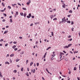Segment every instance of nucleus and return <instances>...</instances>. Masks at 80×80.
<instances>
[{
	"mask_svg": "<svg viewBox=\"0 0 80 80\" xmlns=\"http://www.w3.org/2000/svg\"><path fill=\"white\" fill-rule=\"evenodd\" d=\"M72 45V44H68V47H70V46H71Z\"/></svg>",
	"mask_w": 80,
	"mask_h": 80,
	"instance_id": "f3484780",
	"label": "nucleus"
},
{
	"mask_svg": "<svg viewBox=\"0 0 80 80\" xmlns=\"http://www.w3.org/2000/svg\"><path fill=\"white\" fill-rule=\"evenodd\" d=\"M10 63H12V60L11 59H10Z\"/></svg>",
	"mask_w": 80,
	"mask_h": 80,
	"instance_id": "09e8293b",
	"label": "nucleus"
},
{
	"mask_svg": "<svg viewBox=\"0 0 80 80\" xmlns=\"http://www.w3.org/2000/svg\"><path fill=\"white\" fill-rule=\"evenodd\" d=\"M53 15H52L50 16V18L51 19H52V18H53Z\"/></svg>",
	"mask_w": 80,
	"mask_h": 80,
	"instance_id": "7ed1b4c3",
	"label": "nucleus"
},
{
	"mask_svg": "<svg viewBox=\"0 0 80 80\" xmlns=\"http://www.w3.org/2000/svg\"><path fill=\"white\" fill-rule=\"evenodd\" d=\"M57 20V18H55L53 19V20Z\"/></svg>",
	"mask_w": 80,
	"mask_h": 80,
	"instance_id": "2f4dec72",
	"label": "nucleus"
},
{
	"mask_svg": "<svg viewBox=\"0 0 80 80\" xmlns=\"http://www.w3.org/2000/svg\"><path fill=\"white\" fill-rule=\"evenodd\" d=\"M65 60L66 61H68V59H67V58L65 59Z\"/></svg>",
	"mask_w": 80,
	"mask_h": 80,
	"instance_id": "49530a36",
	"label": "nucleus"
},
{
	"mask_svg": "<svg viewBox=\"0 0 80 80\" xmlns=\"http://www.w3.org/2000/svg\"><path fill=\"white\" fill-rule=\"evenodd\" d=\"M32 64H33V62H31L30 63V66H32Z\"/></svg>",
	"mask_w": 80,
	"mask_h": 80,
	"instance_id": "e433bc0d",
	"label": "nucleus"
},
{
	"mask_svg": "<svg viewBox=\"0 0 80 80\" xmlns=\"http://www.w3.org/2000/svg\"><path fill=\"white\" fill-rule=\"evenodd\" d=\"M4 11H5V10H1V12H4Z\"/></svg>",
	"mask_w": 80,
	"mask_h": 80,
	"instance_id": "864d4df0",
	"label": "nucleus"
},
{
	"mask_svg": "<svg viewBox=\"0 0 80 80\" xmlns=\"http://www.w3.org/2000/svg\"><path fill=\"white\" fill-rule=\"evenodd\" d=\"M50 48H51V47H50L48 48L47 49H46V50H48L50 49Z\"/></svg>",
	"mask_w": 80,
	"mask_h": 80,
	"instance_id": "aec40b11",
	"label": "nucleus"
},
{
	"mask_svg": "<svg viewBox=\"0 0 80 80\" xmlns=\"http://www.w3.org/2000/svg\"><path fill=\"white\" fill-rule=\"evenodd\" d=\"M51 33H52V36H53V32H51Z\"/></svg>",
	"mask_w": 80,
	"mask_h": 80,
	"instance_id": "37998d69",
	"label": "nucleus"
},
{
	"mask_svg": "<svg viewBox=\"0 0 80 80\" xmlns=\"http://www.w3.org/2000/svg\"><path fill=\"white\" fill-rule=\"evenodd\" d=\"M31 3V1L30 0H29L28 1V2H27L26 4L28 5H29V4H30V3Z\"/></svg>",
	"mask_w": 80,
	"mask_h": 80,
	"instance_id": "f03ea898",
	"label": "nucleus"
},
{
	"mask_svg": "<svg viewBox=\"0 0 80 80\" xmlns=\"http://www.w3.org/2000/svg\"><path fill=\"white\" fill-rule=\"evenodd\" d=\"M20 14L21 16H23V12H21L20 13Z\"/></svg>",
	"mask_w": 80,
	"mask_h": 80,
	"instance_id": "f8f14e48",
	"label": "nucleus"
},
{
	"mask_svg": "<svg viewBox=\"0 0 80 80\" xmlns=\"http://www.w3.org/2000/svg\"><path fill=\"white\" fill-rule=\"evenodd\" d=\"M37 66H39V63H37Z\"/></svg>",
	"mask_w": 80,
	"mask_h": 80,
	"instance_id": "c03bdc74",
	"label": "nucleus"
},
{
	"mask_svg": "<svg viewBox=\"0 0 80 80\" xmlns=\"http://www.w3.org/2000/svg\"><path fill=\"white\" fill-rule=\"evenodd\" d=\"M16 15H18V12H16Z\"/></svg>",
	"mask_w": 80,
	"mask_h": 80,
	"instance_id": "412c9836",
	"label": "nucleus"
},
{
	"mask_svg": "<svg viewBox=\"0 0 80 80\" xmlns=\"http://www.w3.org/2000/svg\"><path fill=\"white\" fill-rule=\"evenodd\" d=\"M27 18H30V17H29V16H27Z\"/></svg>",
	"mask_w": 80,
	"mask_h": 80,
	"instance_id": "4d7b16f0",
	"label": "nucleus"
},
{
	"mask_svg": "<svg viewBox=\"0 0 80 80\" xmlns=\"http://www.w3.org/2000/svg\"><path fill=\"white\" fill-rule=\"evenodd\" d=\"M17 50H18V48H14V50H15V51Z\"/></svg>",
	"mask_w": 80,
	"mask_h": 80,
	"instance_id": "7c9ffc66",
	"label": "nucleus"
},
{
	"mask_svg": "<svg viewBox=\"0 0 80 80\" xmlns=\"http://www.w3.org/2000/svg\"><path fill=\"white\" fill-rule=\"evenodd\" d=\"M77 70V68L76 67H75L74 68V70Z\"/></svg>",
	"mask_w": 80,
	"mask_h": 80,
	"instance_id": "473e14b6",
	"label": "nucleus"
},
{
	"mask_svg": "<svg viewBox=\"0 0 80 80\" xmlns=\"http://www.w3.org/2000/svg\"><path fill=\"white\" fill-rule=\"evenodd\" d=\"M71 37H72V36L71 35H69L68 37V38H70Z\"/></svg>",
	"mask_w": 80,
	"mask_h": 80,
	"instance_id": "3c124183",
	"label": "nucleus"
},
{
	"mask_svg": "<svg viewBox=\"0 0 80 80\" xmlns=\"http://www.w3.org/2000/svg\"><path fill=\"white\" fill-rule=\"evenodd\" d=\"M60 59H61V58H62V55L61 54H60Z\"/></svg>",
	"mask_w": 80,
	"mask_h": 80,
	"instance_id": "c756f323",
	"label": "nucleus"
},
{
	"mask_svg": "<svg viewBox=\"0 0 80 80\" xmlns=\"http://www.w3.org/2000/svg\"><path fill=\"white\" fill-rule=\"evenodd\" d=\"M21 71H22V72H23V68H22Z\"/></svg>",
	"mask_w": 80,
	"mask_h": 80,
	"instance_id": "5701e85b",
	"label": "nucleus"
},
{
	"mask_svg": "<svg viewBox=\"0 0 80 80\" xmlns=\"http://www.w3.org/2000/svg\"><path fill=\"white\" fill-rule=\"evenodd\" d=\"M16 47V46L14 45L12 47V48H15Z\"/></svg>",
	"mask_w": 80,
	"mask_h": 80,
	"instance_id": "a878e982",
	"label": "nucleus"
},
{
	"mask_svg": "<svg viewBox=\"0 0 80 80\" xmlns=\"http://www.w3.org/2000/svg\"><path fill=\"white\" fill-rule=\"evenodd\" d=\"M19 60H20L19 59H17L16 60V62H18L19 61Z\"/></svg>",
	"mask_w": 80,
	"mask_h": 80,
	"instance_id": "4468645a",
	"label": "nucleus"
},
{
	"mask_svg": "<svg viewBox=\"0 0 80 80\" xmlns=\"http://www.w3.org/2000/svg\"><path fill=\"white\" fill-rule=\"evenodd\" d=\"M68 48V47L67 46H66L64 47V48Z\"/></svg>",
	"mask_w": 80,
	"mask_h": 80,
	"instance_id": "423d86ee",
	"label": "nucleus"
},
{
	"mask_svg": "<svg viewBox=\"0 0 80 80\" xmlns=\"http://www.w3.org/2000/svg\"><path fill=\"white\" fill-rule=\"evenodd\" d=\"M38 43V41H36V44H37Z\"/></svg>",
	"mask_w": 80,
	"mask_h": 80,
	"instance_id": "e2e57ef3",
	"label": "nucleus"
},
{
	"mask_svg": "<svg viewBox=\"0 0 80 80\" xmlns=\"http://www.w3.org/2000/svg\"><path fill=\"white\" fill-rule=\"evenodd\" d=\"M30 26H33V23H31V24H30Z\"/></svg>",
	"mask_w": 80,
	"mask_h": 80,
	"instance_id": "603ef678",
	"label": "nucleus"
},
{
	"mask_svg": "<svg viewBox=\"0 0 80 80\" xmlns=\"http://www.w3.org/2000/svg\"><path fill=\"white\" fill-rule=\"evenodd\" d=\"M35 25H37L38 24V23L37 22H35L34 23Z\"/></svg>",
	"mask_w": 80,
	"mask_h": 80,
	"instance_id": "0e129e2a",
	"label": "nucleus"
},
{
	"mask_svg": "<svg viewBox=\"0 0 80 80\" xmlns=\"http://www.w3.org/2000/svg\"><path fill=\"white\" fill-rule=\"evenodd\" d=\"M68 41H72V38H71L70 39L68 40Z\"/></svg>",
	"mask_w": 80,
	"mask_h": 80,
	"instance_id": "bb28decb",
	"label": "nucleus"
},
{
	"mask_svg": "<svg viewBox=\"0 0 80 80\" xmlns=\"http://www.w3.org/2000/svg\"><path fill=\"white\" fill-rule=\"evenodd\" d=\"M2 5L3 7H4V6H5L4 4H3V2H2Z\"/></svg>",
	"mask_w": 80,
	"mask_h": 80,
	"instance_id": "4be33fe9",
	"label": "nucleus"
},
{
	"mask_svg": "<svg viewBox=\"0 0 80 80\" xmlns=\"http://www.w3.org/2000/svg\"><path fill=\"white\" fill-rule=\"evenodd\" d=\"M74 23V22L73 21H71V25H73V24Z\"/></svg>",
	"mask_w": 80,
	"mask_h": 80,
	"instance_id": "6ab92c4d",
	"label": "nucleus"
},
{
	"mask_svg": "<svg viewBox=\"0 0 80 80\" xmlns=\"http://www.w3.org/2000/svg\"><path fill=\"white\" fill-rule=\"evenodd\" d=\"M51 59L52 60H53V59H54V58H53V57H52L51 58Z\"/></svg>",
	"mask_w": 80,
	"mask_h": 80,
	"instance_id": "4c0bfd02",
	"label": "nucleus"
},
{
	"mask_svg": "<svg viewBox=\"0 0 80 80\" xmlns=\"http://www.w3.org/2000/svg\"><path fill=\"white\" fill-rule=\"evenodd\" d=\"M72 12H73L72 11V10H70L69 12V13H72Z\"/></svg>",
	"mask_w": 80,
	"mask_h": 80,
	"instance_id": "393cba45",
	"label": "nucleus"
},
{
	"mask_svg": "<svg viewBox=\"0 0 80 80\" xmlns=\"http://www.w3.org/2000/svg\"><path fill=\"white\" fill-rule=\"evenodd\" d=\"M26 75L28 76V77H29V75H28V72H27L26 73Z\"/></svg>",
	"mask_w": 80,
	"mask_h": 80,
	"instance_id": "0eeeda50",
	"label": "nucleus"
},
{
	"mask_svg": "<svg viewBox=\"0 0 80 80\" xmlns=\"http://www.w3.org/2000/svg\"><path fill=\"white\" fill-rule=\"evenodd\" d=\"M22 37H19L20 39H22Z\"/></svg>",
	"mask_w": 80,
	"mask_h": 80,
	"instance_id": "680f3d73",
	"label": "nucleus"
},
{
	"mask_svg": "<svg viewBox=\"0 0 80 80\" xmlns=\"http://www.w3.org/2000/svg\"><path fill=\"white\" fill-rule=\"evenodd\" d=\"M23 15H24V17H26V16H27V13H24Z\"/></svg>",
	"mask_w": 80,
	"mask_h": 80,
	"instance_id": "9b49d317",
	"label": "nucleus"
},
{
	"mask_svg": "<svg viewBox=\"0 0 80 80\" xmlns=\"http://www.w3.org/2000/svg\"><path fill=\"white\" fill-rule=\"evenodd\" d=\"M18 5H20V6H22V5L19 3H18Z\"/></svg>",
	"mask_w": 80,
	"mask_h": 80,
	"instance_id": "f704fd0d",
	"label": "nucleus"
},
{
	"mask_svg": "<svg viewBox=\"0 0 80 80\" xmlns=\"http://www.w3.org/2000/svg\"><path fill=\"white\" fill-rule=\"evenodd\" d=\"M8 8H9V9H11V7L10 6H8Z\"/></svg>",
	"mask_w": 80,
	"mask_h": 80,
	"instance_id": "b1692460",
	"label": "nucleus"
},
{
	"mask_svg": "<svg viewBox=\"0 0 80 80\" xmlns=\"http://www.w3.org/2000/svg\"><path fill=\"white\" fill-rule=\"evenodd\" d=\"M74 29V28H72V29H71V30H72V32H73V29Z\"/></svg>",
	"mask_w": 80,
	"mask_h": 80,
	"instance_id": "79ce46f5",
	"label": "nucleus"
},
{
	"mask_svg": "<svg viewBox=\"0 0 80 80\" xmlns=\"http://www.w3.org/2000/svg\"><path fill=\"white\" fill-rule=\"evenodd\" d=\"M35 69H33V73H35Z\"/></svg>",
	"mask_w": 80,
	"mask_h": 80,
	"instance_id": "58836bf2",
	"label": "nucleus"
},
{
	"mask_svg": "<svg viewBox=\"0 0 80 80\" xmlns=\"http://www.w3.org/2000/svg\"><path fill=\"white\" fill-rule=\"evenodd\" d=\"M3 39H1L0 40V42H3Z\"/></svg>",
	"mask_w": 80,
	"mask_h": 80,
	"instance_id": "6e6d98bb",
	"label": "nucleus"
},
{
	"mask_svg": "<svg viewBox=\"0 0 80 80\" xmlns=\"http://www.w3.org/2000/svg\"><path fill=\"white\" fill-rule=\"evenodd\" d=\"M55 54H54L53 55H52V57H55Z\"/></svg>",
	"mask_w": 80,
	"mask_h": 80,
	"instance_id": "a19ab883",
	"label": "nucleus"
},
{
	"mask_svg": "<svg viewBox=\"0 0 80 80\" xmlns=\"http://www.w3.org/2000/svg\"><path fill=\"white\" fill-rule=\"evenodd\" d=\"M3 15H4L5 17H7V14L6 13H3Z\"/></svg>",
	"mask_w": 80,
	"mask_h": 80,
	"instance_id": "c9c22d12",
	"label": "nucleus"
},
{
	"mask_svg": "<svg viewBox=\"0 0 80 80\" xmlns=\"http://www.w3.org/2000/svg\"><path fill=\"white\" fill-rule=\"evenodd\" d=\"M62 21L63 22H65L66 21V19H65V17H64L62 19Z\"/></svg>",
	"mask_w": 80,
	"mask_h": 80,
	"instance_id": "f257e3e1",
	"label": "nucleus"
},
{
	"mask_svg": "<svg viewBox=\"0 0 80 80\" xmlns=\"http://www.w3.org/2000/svg\"><path fill=\"white\" fill-rule=\"evenodd\" d=\"M23 53H24V52L22 51V53H21V54L22 55V54H23Z\"/></svg>",
	"mask_w": 80,
	"mask_h": 80,
	"instance_id": "bf43d9fd",
	"label": "nucleus"
},
{
	"mask_svg": "<svg viewBox=\"0 0 80 80\" xmlns=\"http://www.w3.org/2000/svg\"><path fill=\"white\" fill-rule=\"evenodd\" d=\"M8 32V31H5V32H4V33H3V34H6Z\"/></svg>",
	"mask_w": 80,
	"mask_h": 80,
	"instance_id": "2eb2a0df",
	"label": "nucleus"
},
{
	"mask_svg": "<svg viewBox=\"0 0 80 80\" xmlns=\"http://www.w3.org/2000/svg\"><path fill=\"white\" fill-rule=\"evenodd\" d=\"M13 56H14V54H12L10 56V57H13Z\"/></svg>",
	"mask_w": 80,
	"mask_h": 80,
	"instance_id": "dca6fc26",
	"label": "nucleus"
},
{
	"mask_svg": "<svg viewBox=\"0 0 80 80\" xmlns=\"http://www.w3.org/2000/svg\"><path fill=\"white\" fill-rule=\"evenodd\" d=\"M22 9L23 10H27V8H23Z\"/></svg>",
	"mask_w": 80,
	"mask_h": 80,
	"instance_id": "a211bd4d",
	"label": "nucleus"
},
{
	"mask_svg": "<svg viewBox=\"0 0 80 80\" xmlns=\"http://www.w3.org/2000/svg\"><path fill=\"white\" fill-rule=\"evenodd\" d=\"M9 18H12V16H10L9 17Z\"/></svg>",
	"mask_w": 80,
	"mask_h": 80,
	"instance_id": "13d9d810",
	"label": "nucleus"
},
{
	"mask_svg": "<svg viewBox=\"0 0 80 80\" xmlns=\"http://www.w3.org/2000/svg\"><path fill=\"white\" fill-rule=\"evenodd\" d=\"M67 22L68 23H71V22L70 21H67Z\"/></svg>",
	"mask_w": 80,
	"mask_h": 80,
	"instance_id": "9d476101",
	"label": "nucleus"
},
{
	"mask_svg": "<svg viewBox=\"0 0 80 80\" xmlns=\"http://www.w3.org/2000/svg\"><path fill=\"white\" fill-rule=\"evenodd\" d=\"M10 22L11 23H12V19L11 18L10 19Z\"/></svg>",
	"mask_w": 80,
	"mask_h": 80,
	"instance_id": "1a4fd4ad",
	"label": "nucleus"
},
{
	"mask_svg": "<svg viewBox=\"0 0 80 80\" xmlns=\"http://www.w3.org/2000/svg\"><path fill=\"white\" fill-rule=\"evenodd\" d=\"M65 6H66V5H65V3H64V5H62L63 8H65Z\"/></svg>",
	"mask_w": 80,
	"mask_h": 80,
	"instance_id": "20e7f679",
	"label": "nucleus"
},
{
	"mask_svg": "<svg viewBox=\"0 0 80 80\" xmlns=\"http://www.w3.org/2000/svg\"><path fill=\"white\" fill-rule=\"evenodd\" d=\"M8 43H6L5 45V47H7V46H8Z\"/></svg>",
	"mask_w": 80,
	"mask_h": 80,
	"instance_id": "8fccbe9b",
	"label": "nucleus"
},
{
	"mask_svg": "<svg viewBox=\"0 0 80 80\" xmlns=\"http://www.w3.org/2000/svg\"><path fill=\"white\" fill-rule=\"evenodd\" d=\"M28 60H27L26 61V64L27 65V64L28 63Z\"/></svg>",
	"mask_w": 80,
	"mask_h": 80,
	"instance_id": "ea45409f",
	"label": "nucleus"
},
{
	"mask_svg": "<svg viewBox=\"0 0 80 80\" xmlns=\"http://www.w3.org/2000/svg\"><path fill=\"white\" fill-rule=\"evenodd\" d=\"M72 16V15H68V17H70V16Z\"/></svg>",
	"mask_w": 80,
	"mask_h": 80,
	"instance_id": "a18cd8bd",
	"label": "nucleus"
},
{
	"mask_svg": "<svg viewBox=\"0 0 80 80\" xmlns=\"http://www.w3.org/2000/svg\"><path fill=\"white\" fill-rule=\"evenodd\" d=\"M47 52H46L45 53L44 56V58H45L46 57V55H47Z\"/></svg>",
	"mask_w": 80,
	"mask_h": 80,
	"instance_id": "39448f33",
	"label": "nucleus"
},
{
	"mask_svg": "<svg viewBox=\"0 0 80 80\" xmlns=\"http://www.w3.org/2000/svg\"><path fill=\"white\" fill-rule=\"evenodd\" d=\"M79 36H80V32H79Z\"/></svg>",
	"mask_w": 80,
	"mask_h": 80,
	"instance_id": "774afa93",
	"label": "nucleus"
},
{
	"mask_svg": "<svg viewBox=\"0 0 80 80\" xmlns=\"http://www.w3.org/2000/svg\"><path fill=\"white\" fill-rule=\"evenodd\" d=\"M13 43H14V44H17V42L14 41L13 42Z\"/></svg>",
	"mask_w": 80,
	"mask_h": 80,
	"instance_id": "de8ad7c7",
	"label": "nucleus"
},
{
	"mask_svg": "<svg viewBox=\"0 0 80 80\" xmlns=\"http://www.w3.org/2000/svg\"><path fill=\"white\" fill-rule=\"evenodd\" d=\"M2 22H5V19H3L2 20Z\"/></svg>",
	"mask_w": 80,
	"mask_h": 80,
	"instance_id": "052dcab7",
	"label": "nucleus"
},
{
	"mask_svg": "<svg viewBox=\"0 0 80 80\" xmlns=\"http://www.w3.org/2000/svg\"><path fill=\"white\" fill-rule=\"evenodd\" d=\"M13 72H14V73H17V70H14Z\"/></svg>",
	"mask_w": 80,
	"mask_h": 80,
	"instance_id": "72a5a7b5",
	"label": "nucleus"
},
{
	"mask_svg": "<svg viewBox=\"0 0 80 80\" xmlns=\"http://www.w3.org/2000/svg\"><path fill=\"white\" fill-rule=\"evenodd\" d=\"M78 80H80V79H79V78L78 77Z\"/></svg>",
	"mask_w": 80,
	"mask_h": 80,
	"instance_id": "69168bd1",
	"label": "nucleus"
},
{
	"mask_svg": "<svg viewBox=\"0 0 80 80\" xmlns=\"http://www.w3.org/2000/svg\"><path fill=\"white\" fill-rule=\"evenodd\" d=\"M63 53H66V52H65V51H63Z\"/></svg>",
	"mask_w": 80,
	"mask_h": 80,
	"instance_id": "5fc2aeb1",
	"label": "nucleus"
},
{
	"mask_svg": "<svg viewBox=\"0 0 80 80\" xmlns=\"http://www.w3.org/2000/svg\"><path fill=\"white\" fill-rule=\"evenodd\" d=\"M0 76L1 77H3V76L2 75V72H0Z\"/></svg>",
	"mask_w": 80,
	"mask_h": 80,
	"instance_id": "6e6552de",
	"label": "nucleus"
},
{
	"mask_svg": "<svg viewBox=\"0 0 80 80\" xmlns=\"http://www.w3.org/2000/svg\"><path fill=\"white\" fill-rule=\"evenodd\" d=\"M79 70H80V65L79 66Z\"/></svg>",
	"mask_w": 80,
	"mask_h": 80,
	"instance_id": "338daca9",
	"label": "nucleus"
},
{
	"mask_svg": "<svg viewBox=\"0 0 80 80\" xmlns=\"http://www.w3.org/2000/svg\"><path fill=\"white\" fill-rule=\"evenodd\" d=\"M29 16L30 17H31L32 16V15L31 14V13H30L29 14Z\"/></svg>",
	"mask_w": 80,
	"mask_h": 80,
	"instance_id": "c85d7f7f",
	"label": "nucleus"
},
{
	"mask_svg": "<svg viewBox=\"0 0 80 80\" xmlns=\"http://www.w3.org/2000/svg\"><path fill=\"white\" fill-rule=\"evenodd\" d=\"M60 55H64V53L63 52H60Z\"/></svg>",
	"mask_w": 80,
	"mask_h": 80,
	"instance_id": "cd10ccee",
	"label": "nucleus"
},
{
	"mask_svg": "<svg viewBox=\"0 0 80 80\" xmlns=\"http://www.w3.org/2000/svg\"><path fill=\"white\" fill-rule=\"evenodd\" d=\"M5 64H8V65H9V64H10V63H9V62H5Z\"/></svg>",
	"mask_w": 80,
	"mask_h": 80,
	"instance_id": "ddd939ff",
	"label": "nucleus"
}]
</instances>
